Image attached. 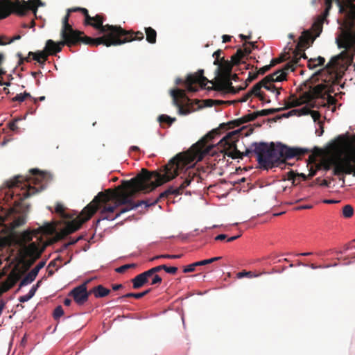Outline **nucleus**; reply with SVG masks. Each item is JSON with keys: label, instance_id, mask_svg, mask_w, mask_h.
Returning <instances> with one entry per match:
<instances>
[{"label": "nucleus", "instance_id": "f8f14e48", "mask_svg": "<svg viewBox=\"0 0 355 355\" xmlns=\"http://www.w3.org/2000/svg\"><path fill=\"white\" fill-rule=\"evenodd\" d=\"M89 295V291L87 290V282L75 287L69 293V296L72 297L78 305H83L88 300Z\"/></svg>", "mask_w": 355, "mask_h": 355}, {"label": "nucleus", "instance_id": "603ef678", "mask_svg": "<svg viewBox=\"0 0 355 355\" xmlns=\"http://www.w3.org/2000/svg\"><path fill=\"white\" fill-rule=\"evenodd\" d=\"M124 297H134L135 299H140V298H141V295L140 293H127V294L119 297L118 299L120 300V299H122Z\"/></svg>", "mask_w": 355, "mask_h": 355}, {"label": "nucleus", "instance_id": "774afa93", "mask_svg": "<svg viewBox=\"0 0 355 355\" xmlns=\"http://www.w3.org/2000/svg\"><path fill=\"white\" fill-rule=\"evenodd\" d=\"M226 93H231V94H236L238 93V90H236V88L232 86H230L226 90L224 91Z\"/></svg>", "mask_w": 355, "mask_h": 355}, {"label": "nucleus", "instance_id": "6e6d98bb", "mask_svg": "<svg viewBox=\"0 0 355 355\" xmlns=\"http://www.w3.org/2000/svg\"><path fill=\"white\" fill-rule=\"evenodd\" d=\"M272 67V66H270V64H268V65H266L263 67H261L258 71H257V73L258 74H261V75H263L265 74L267 71H268L270 68Z\"/></svg>", "mask_w": 355, "mask_h": 355}, {"label": "nucleus", "instance_id": "39448f33", "mask_svg": "<svg viewBox=\"0 0 355 355\" xmlns=\"http://www.w3.org/2000/svg\"><path fill=\"white\" fill-rule=\"evenodd\" d=\"M254 151L260 167L269 169L273 167L284 168L286 167V160L295 157H300L309 153V150L300 148H291L282 143L270 144L265 142L253 143Z\"/></svg>", "mask_w": 355, "mask_h": 355}, {"label": "nucleus", "instance_id": "72a5a7b5", "mask_svg": "<svg viewBox=\"0 0 355 355\" xmlns=\"http://www.w3.org/2000/svg\"><path fill=\"white\" fill-rule=\"evenodd\" d=\"M333 1L334 0H329V2L331 3V8L332 7V1ZM335 1L339 7V12L346 14V12L348 10V8L347 7V3L348 2L344 3V2L341 1L340 0H335ZM327 0H325V8H327Z\"/></svg>", "mask_w": 355, "mask_h": 355}, {"label": "nucleus", "instance_id": "f03ea898", "mask_svg": "<svg viewBox=\"0 0 355 355\" xmlns=\"http://www.w3.org/2000/svg\"><path fill=\"white\" fill-rule=\"evenodd\" d=\"M50 180L51 175L49 173L33 168L30 170L29 175H18L7 182L8 191L5 198L7 202L12 200L13 207L9 209L0 207V223L5 222L10 216L15 213H27L30 205L23 201L43 191Z\"/></svg>", "mask_w": 355, "mask_h": 355}, {"label": "nucleus", "instance_id": "4c0bfd02", "mask_svg": "<svg viewBox=\"0 0 355 355\" xmlns=\"http://www.w3.org/2000/svg\"><path fill=\"white\" fill-rule=\"evenodd\" d=\"M300 98H301L302 101H303V104H304V103H308V102L312 101L313 99L315 98V97L313 95L312 90H311L309 92H304L300 96Z\"/></svg>", "mask_w": 355, "mask_h": 355}, {"label": "nucleus", "instance_id": "bf43d9fd", "mask_svg": "<svg viewBox=\"0 0 355 355\" xmlns=\"http://www.w3.org/2000/svg\"><path fill=\"white\" fill-rule=\"evenodd\" d=\"M297 112L299 113V115H307L310 113L311 110L307 107H304L301 109L297 110Z\"/></svg>", "mask_w": 355, "mask_h": 355}, {"label": "nucleus", "instance_id": "b1692460", "mask_svg": "<svg viewBox=\"0 0 355 355\" xmlns=\"http://www.w3.org/2000/svg\"><path fill=\"white\" fill-rule=\"evenodd\" d=\"M268 77H264L261 81L255 84L250 90L251 94L258 97L261 101L264 100V93L261 91V89L263 87V85H264V83L268 81Z\"/></svg>", "mask_w": 355, "mask_h": 355}, {"label": "nucleus", "instance_id": "a878e982", "mask_svg": "<svg viewBox=\"0 0 355 355\" xmlns=\"http://www.w3.org/2000/svg\"><path fill=\"white\" fill-rule=\"evenodd\" d=\"M21 272L13 270L11 271L8 277L7 281L9 282V285L7 286V288H4L3 291H7L15 286V284L21 279Z\"/></svg>", "mask_w": 355, "mask_h": 355}, {"label": "nucleus", "instance_id": "2f4dec72", "mask_svg": "<svg viewBox=\"0 0 355 355\" xmlns=\"http://www.w3.org/2000/svg\"><path fill=\"white\" fill-rule=\"evenodd\" d=\"M325 59L322 56H318L316 58H311L308 60V67L309 69H314L318 66H322L324 64Z\"/></svg>", "mask_w": 355, "mask_h": 355}, {"label": "nucleus", "instance_id": "f3484780", "mask_svg": "<svg viewBox=\"0 0 355 355\" xmlns=\"http://www.w3.org/2000/svg\"><path fill=\"white\" fill-rule=\"evenodd\" d=\"M239 64H235L232 59L231 60H225L224 58H221V62L218 64L216 69L217 76L219 75H231L232 67L234 65H239Z\"/></svg>", "mask_w": 355, "mask_h": 355}, {"label": "nucleus", "instance_id": "473e14b6", "mask_svg": "<svg viewBox=\"0 0 355 355\" xmlns=\"http://www.w3.org/2000/svg\"><path fill=\"white\" fill-rule=\"evenodd\" d=\"M265 273H266V272H263L257 273V272H254L252 271L243 270L241 272H238L236 276L238 278H243L244 277H247L248 278H253V277H258L260 275H261L262 274H265Z\"/></svg>", "mask_w": 355, "mask_h": 355}, {"label": "nucleus", "instance_id": "58836bf2", "mask_svg": "<svg viewBox=\"0 0 355 355\" xmlns=\"http://www.w3.org/2000/svg\"><path fill=\"white\" fill-rule=\"evenodd\" d=\"M158 121L160 123H166L168 125H171L174 121H176L175 118H171L168 115L162 114L158 117Z\"/></svg>", "mask_w": 355, "mask_h": 355}, {"label": "nucleus", "instance_id": "f257e3e1", "mask_svg": "<svg viewBox=\"0 0 355 355\" xmlns=\"http://www.w3.org/2000/svg\"><path fill=\"white\" fill-rule=\"evenodd\" d=\"M187 153H178L171 159L159 171H149L142 168L141 172L130 180H123L122 185L118 189H124L120 192H113L110 189L99 192L93 200L89 203L73 220L68 222L60 230L61 237L67 236L80 228L82 225L89 220L96 212L100 203L109 202L114 200L112 205H116V209L121 205L125 207L121 209L120 213H125L139 206L148 204V200H139L134 202L133 197L139 192L148 193L157 187L173 180L178 175V170L184 164L189 163L194 157Z\"/></svg>", "mask_w": 355, "mask_h": 355}, {"label": "nucleus", "instance_id": "680f3d73", "mask_svg": "<svg viewBox=\"0 0 355 355\" xmlns=\"http://www.w3.org/2000/svg\"><path fill=\"white\" fill-rule=\"evenodd\" d=\"M25 100L23 93L17 94L14 98H12V101L23 102Z\"/></svg>", "mask_w": 355, "mask_h": 355}, {"label": "nucleus", "instance_id": "20e7f679", "mask_svg": "<svg viewBox=\"0 0 355 355\" xmlns=\"http://www.w3.org/2000/svg\"><path fill=\"white\" fill-rule=\"evenodd\" d=\"M91 20L85 23V26H90L98 30L103 35L97 38H92L85 35L84 32L80 33V43L88 44L92 46H98L103 44L107 47L111 46H119L126 42L134 40H142L144 37L141 31H133L132 30L126 31L121 26L117 25H103L105 16L103 14H97L94 17H91Z\"/></svg>", "mask_w": 355, "mask_h": 355}, {"label": "nucleus", "instance_id": "aec40b11", "mask_svg": "<svg viewBox=\"0 0 355 355\" xmlns=\"http://www.w3.org/2000/svg\"><path fill=\"white\" fill-rule=\"evenodd\" d=\"M45 245L41 246L40 244L35 242L31 243L26 248L27 255L31 257L37 259L40 257L44 250Z\"/></svg>", "mask_w": 355, "mask_h": 355}, {"label": "nucleus", "instance_id": "412c9836", "mask_svg": "<svg viewBox=\"0 0 355 355\" xmlns=\"http://www.w3.org/2000/svg\"><path fill=\"white\" fill-rule=\"evenodd\" d=\"M150 277L151 276L147 270L137 275L132 279L133 288L139 289L148 284Z\"/></svg>", "mask_w": 355, "mask_h": 355}, {"label": "nucleus", "instance_id": "e2e57ef3", "mask_svg": "<svg viewBox=\"0 0 355 355\" xmlns=\"http://www.w3.org/2000/svg\"><path fill=\"white\" fill-rule=\"evenodd\" d=\"M39 284H40V282H38L35 286H33L31 288V289L29 291L28 294L31 297V298L34 296V295L37 289V287L39 286Z\"/></svg>", "mask_w": 355, "mask_h": 355}, {"label": "nucleus", "instance_id": "c85d7f7f", "mask_svg": "<svg viewBox=\"0 0 355 355\" xmlns=\"http://www.w3.org/2000/svg\"><path fill=\"white\" fill-rule=\"evenodd\" d=\"M327 84H318L312 88V92L315 98H322L326 94L328 87Z\"/></svg>", "mask_w": 355, "mask_h": 355}, {"label": "nucleus", "instance_id": "4be33fe9", "mask_svg": "<svg viewBox=\"0 0 355 355\" xmlns=\"http://www.w3.org/2000/svg\"><path fill=\"white\" fill-rule=\"evenodd\" d=\"M313 37L310 31H304L302 32V35L299 37L298 43L296 48L298 50H304L309 46V42H312Z\"/></svg>", "mask_w": 355, "mask_h": 355}, {"label": "nucleus", "instance_id": "3c124183", "mask_svg": "<svg viewBox=\"0 0 355 355\" xmlns=\"http://www.w3.org/2000/svg\"><path fill=\"white\" fill-rule=\"evenodd\" d=\"M80 12H81L85 17L84 24L85 23H88L89 21L92 19L91 16L89 15V12L86 8H82V9H80Z\"/></svg>", "mask_w": 355, "mask_h": 355}, {"label": "nucleus", "instance_id": "1a4fd4ad", "mask_svg": "<svg viewBox=\"0 0 355 355\" xmlns=\"http://www.w3.org/2000/svg\"><path fill=\"white\" fill-rule=\"evenodd\" d=\"M241 130H236L228 132L220 141L218 144L223 148L221 150L224 155H227L232 159H243V157H250L252 153H254L253 150L247 149L245 152L241 153L236 148V142L241 135Z\"/></svg>", "mask_w": 355, "mask_h": 355}, {"label": "nucleus", "instance_id": "79ce46f5", "mask_svg": "<svg viewBox=\"0 0 355 355\" xmlns=\"http://www.w3.org/2000/svg\"><path fill=\"white\" fill-rule=\"evenodd\" d=\"M136 266L135 263H130V264H125L123 265L116 269V272L119 273H123L125 272L128 269L133 268Z\"/></svg>", "mask_w": 355, "mask_h": 355}, {"label": "nucleus", "instance_id": "ea45409f", "mask_svg": "<svg viewBox=\"0 0 355 355\" xmlns=\"http://www.w3.org/2000/svg\"><path fill=\"white\" fill-rule=\"evenodd\" d=\"M26 223V219L24 216H20L18 217H16L12 223V227L13 228H16L18 227H20Z\"/></svg>", "mask_w": 355, "mask_h": 355}, {"label": "nucleus", "instance_id": "6ab92c4d", "mask_svg": "<svg viewBox=\"0 0 355 355\" xmlns=\"http://www.w3.org/2000/svg\"><path fill=\"white\" fill-rule=\"evenodd\" d=\"M221 259H222L221 257H212L211 259H204V260H202L200 261L194 262L191 264H189V265L185 266L183 269V272L187 273V272H193L196 270V267L210 264L216 261L220 260Z\"/></svg>", "mask_w": 355, "mask_h": 355}, {"label": "nucleus", "instance_id": "c03bdc74", "mask_svg": "<svg viewBox=\"0 0 355 355\" xmlns=\"http://www.w3.org/2000/svg\"><path fill=\"white\" fill-rule=\"evenodd\" d=\"M150 279H151L150 285H159L162 282V277L157 274L152 275Z\"/></svg>", "mask_w": 355, "mask_h": 355}, {"label": "nucleus", "instance_id": "bb28decb", "mask_svg": "<svg viewBox=\"0 0 355 355\" xmlns=\"http://www.w3.org/2000/svg\"><path fill=\"white\" fill-rule=\"evenodd\" d=\"M89 293L94 294L96 298H101L108 295L110 293V290L100 284L91 289Z\"/></svg>", "mask_w": 355, "mask_h": 355}, {"label": "nucleus", "instance_id": "a19ab883", "mask_svg": "<svg viewBox=\"0 0 355 355\" xmlns=\"http://www.w3.org/2000/svg\"><path fill=\"white\" fill-rule=\"evenodd\" d=\"M21 120V118H15V119H13L12 121H10L8 123V127L9 128V129L10 130H12L13 132H17L19 129V128L17 125V123Z\"/></svg>", "mask_w": 355, "mask_h": 355}, {"label": "nucleus", "instance_id": "cd10ccee", "mask_svg": "<svg viewBox=\"0 0 355 355\" xmlns=\"http://www.w3.org/2000/svg\"><path fill=\"white\" fill-rule=\"evenodd\" d=\"M28 55L32 56V59L37 61L40 64H44L47 60L49 56L45 49L35 53L30 51L28 53Z\"/></svg>", "mask_w": 355, "mask_h": 355}, {"label": "nucleus", "instance_id": "37998d69", "mask_svg": "<svg viewBox=\"0 0 355 355\" xmlns=\"http://www.w3.org/2000/svg\"><path fill=\"white\" fill-rule=\"evenodd\" d=\"M286 60V55L282 54L279 58L272 59L270 61V66L273 67L277 64H279Z\"/></svg>", "mask_w": 355, "mask_h": 355}, {"label": "nucleus", "instance_id": "a211bd4d", "mask_svg": "<svg viewBox=\"0 0 355 355\" xmlns=\"http://www.w3.org/2000/svg\"><path fill=\"white\" fill-rule=\"evenodd\" d=\"M45 262H40L33 269L24 277L19 284V288L26 286L35 280L39 271L44 266Z\"/></svg>", "mask_w": 355, "mask_h": 355}, {"label": "nucleus", "instance_id": "7c9ffc66", "mask_svg": "<svg viewBox=\"0 0 355 355\" xmlns=\"http://www.w3.org/2000/svg\"><path fill=\"white\" fill-rule=\"evenodd\" d=\"M146 41L150 44H155L157 41V32L152 27L145 28Z\"/></svg>", "mask_w": 355, "mask_h": 355}, {"label": "nucleus", "instance_id": "6e6552de", "mask_svg": "<svg viewBox=\"0 0 355 355\" xmlns=\"http://www.w3.org/2000/svg\"><path fill=\"white\" fill-rule=\"evenodd\" d=\"M0 0V20L8 17L11 13L23 17L27 15L29 10H32L36 15L37 8L43 6L44 3L41 0Z\"/></svg>", "mask_w": 355, "mask_h": 355}, {"label": "nucleus", "instance_id": "dca6fc26", "mask_svg": "<svg viewBox=\"0 0 355 355\" xmlns=\"http://www.w3.org/2000/svg\"><path fill=\"white\" fill-rule=\"evenodd\" d=\"M259 116L258 112H255L253 113H250L242 116L240 119L230 121L227 123H221L220 125V128H226L227 126L229 128L233 127H237L241 125L243 123H245L250 121H252L255 120Z\"/></svg>", "mask_w": 355, "mask_h": 355}, {"label": "nucleus", "instance_id": "0eeeda50", "mask_svg": "<svg viewBox=\"0 0 355 355\" xmlns=\"http://www.w3.org/2000/svg\"><path fill=\"white\" fill-rule=\"evenodd\" d=\"M62 28L60 31V37L62 40L55 42L52 40H48L46 42L45 51L49 55H55L62 51V46H67L72 47L79 45L80 43V37L78 30L73 28L72 26L69 23V15L62 19Z\"/></svg>", "mask_w": 355, "mask_h": 355}, {"label": "nucleus", "instance_id": "052dcab7", "mask_svg": "<svg viewBox=\"0 0 355 355\" xmlns=\"http://www.w3.org/2000/svg\"><path fill=\"white\" fill-rule=\"evenodd\" d=\"M182 254H162V257L165 259H180V257H182Z\"/></svg>", "mask_w": 355, "mask_h": 355}, {"label": "nucleus", "instance_id": "69168bd1", "mask_svg": "<svg viewBox=\"0 0 355 355\" xmlns=\"http://www.w3.org/2000/svg\"><path fill=\"white\" fill-rule=\"evenodd\" d=\"M31 299V297L28 294H26V295H24L22 296H20L19 298V301L20 302L24 303V302H28Z\"/></svg>", "mask_w": 355, "mask_h": 355}, {"label": "nucleus", "instance_id": "c9c22d12", "mask_svg": "<svg viewBox=\"0 0 355 355\" xmlns=\"http://www.w3.org/2000/svg\"><path fill=\"white\" fill-rule=\"evenodd\" d=\"M284 110V108L278 107V108H270L265 109L258 112L259 116H267L269 114H275L276 112H282Z\"/></svg>", "mask_w": 355, "mask_h": 355}, {"label": "nucleus", "instance_id": "338daca9", "mask_svg": "<svg viewBox=\"0 0 355 355\" xmlns=\"http://www.w3.org/2000/svg\"><path fill=\"white\" fill-rule=\"evenodd\" d=\"M258 75L259 74L257 73V72L254 73L250 72L249 75H248V78H247V81L251 82V81L255 80L257 78Z\"/></svg>", "mask_w": 355, "mask_h": 355}, {"label": "nucleus", "instance_id": "864d4df0", "mask_svg": "<svg viewBox=\"0 0 355 355\" xmlns=\"http://www.w3.org/2000/svg\"><path fill=\"white\" fill-rule=\"evenodd\" d=\"M21 239L26 243L30 242L33 239L32 234L30 232H24L21 235Z\"/></svg>", "mask_w": 355, "mask_h": 355}, {"label": "nucleus", "instance_id": "e433bc0d", "mask_svg": "<svg viewBox=\"0 0 355 355\" xmlns=\"http://www.w3.org/2000/svg\"><path fill=\"white\" fill-rule=\"evenodd\" d=\"M342 214L344 218H349L354 215V208L350 205H346L343 207Z\"/></svg>", "mask_w": 355, "mask_h": 355}, {"label": "nucleus", "instance_id": "7ed1b4c3", "mask_svg": "<svg viewBox=\"0 0 355 355\" xmlns=\"http://www.w3.org/2000/svg\"><path fill=\"white\" fill-rule=\"evenodd\" d=\"M219 134V129H214L194 144L187 151L182 153H187L190 152L189 155H193L194 158L178 170V175L174 178L181 175L180 180L175 181L174 184L169 186L164 191L162 192L155 200L153 202L148 200L147 207L153 206L162 199L168 198L171 195L175 196L182 195L183 190L189 186L192 182L198 183L201 181L202 178L198 173V170L189 165L194 162L201 161L206 155L211 154V150L214 146L213 144H209V141H211L215 135Z\"/></svg>", "mask_w": 355, "mask_h": 355}, {"label": "nucleus", "instance_id": "0e129e2a", "mask_svg": "<svg viewBox=\"0 0 355 355\" xmlns=\"http://www.w3.org/2000/svg\"><path fill=\"white\" fill-rule=\"evenodd\" d=\"M55 212L58 214H63L64 211V207L61 204H57L55 207Z\"/></svg>", "mask_w": 355, "mask_h": 355}, {"label": "nucleus", "instance_id": "8fccbe9b", "mask_svg": "<svg viewBox=\"0 0 355 355\" xmlns=\"http://www.w3.org/2000/svg\"><path fill=\"white\" fill-rule=\"evenodd\" d=\"M222 53L223 51L220 49L217 50L213 53V57L215 58V60L214 62V65H218L221 62V58L220 59V56Z\"/></svg>", "mask_w": 355, "mask_h": 355}, {"label": "nucleus", "instance_id": "5701e85b", "mask_svg": "<svg viewBox=\"0 0 355 355\" xmlns=\"http://www.w3.org/2000/svg\"><path fill=\"white\" fill-rule=\"evenodd\" d=\"M243 46H244L243 49H241V48L239 49L236 51V53L232 56V61L235 64H240L241 60L245 56L250 55L252 52V49H251L250 46H249V44H248L247 42L243 44Z\"/></svg>", "mask_w": 355, "mask_h": 355}, {"label": "nucleus", "instance_id": "4d7b16f0", "mask_svg": "<svg viewBox=\"0 0 355 355\" xmlns=\"http://www.w3.org/2000/svg\"><path fill=\"white\" fill-rule=\"evenodd\" d=\"M164 270L169 273V274H175L178 271V268L177 267H174V266H171V267H168L166 265H165V268H164Z\"/></svg>", "mask_w": 355, "mask_h": 355}, {"label": "nucleus", "instance_id": "a18cd8bd", "mask_svg": "<svg viewBox=\"0 0 355 355\" xmlns=\"http://www.w3.org/2000/svg\"><path fill=\"white\" fill-rule=\"evenodd\" d=\"M299 64H296L295 63H294L293 62V58L292 59L291 62H288L285 66H284V69L281 70L282 71H284L286 73V72L285 71H288V70H291V71H295V67L297 66H298Z\"/></svg>", "mask_w": 355, "mask_h": 355}, {"label": "nucleus", "instance_id": "c756f323", "mask_svg": "<svg viewBox=\"0 0 355 355\" xmlns=\"http://www.w3.org/2000/svg\"><path fill=\"white\" fill-rule=\"evenodd\" d=\"M344 160H347L350 163L355 164V147L352 148L348 153H347L344 156H339L334 161L335 162H344Z\"/></svg>", "mask_w": 355, "mask_h": 355}, {"label": "nucleus", "instance_id": "423d86ee", "mask_svg": "<svg viewBox=\"0 0 355 355\" xmlns=\"http://www.w3.org/2000/svg\"><path fill=\"white\" fill-rule=\"evenodd\" d=\"M232 85L231 75H219L215 80H209L204 76V70L199 69L194 73H191L186 81L187 89L190 92L198 91V87L207 90L224 92Z\"/></svg>", "mask_w": 355, "mask_h": 355}, {"label": "nucleus", "instance_id": "5fc2aeb1", "mask_svg": "<svg viewBox=\"0 0 355 355\" xmlns=\"http://www.w3.org/2000/svg\"><path fill=\"white\" fill-rule=\"evenodd\" d=\"M311 116V117L313 118V121H320V114L318 111H315V110H313L310 112L309 113Z\"/></svg>", "mask_w": 355, "mask_h": 355}, {"label": "nucleus", "instance_id": "13d9d810", "mask_svg": "<svg viewBox=\"0 0 355 355\" xmlns=\"http://www.w3.org/2000/svg\"><path fill=\"white\" fill-rule=\"evenodd\" d=\"M319 129L315 130V134L320 137L323 135L324 132V123L322 121H318Z\"/></svg>", "mask_w": 355, "mask_h": 355}, {"label": "nucleus", "instance_id": "4468645a", "mask_svg": "<svg viewBox=\"0 0 355 355\" xmlns=\"http://www.w3.org/2000/svg\"><path fill=\"white\" fill-rule=\"evenodd\" d=\"M171 94L173 98V105L178 108V113L181 115H185L189 113V110L184 107L183 102L182 101V100L184 101L187 99L184 91L180 89H173L171 90Z\"/></svg>", "mask_w": 355, "mask_h": 355}, {"label": "nucleus", "instance_id": "49530a36", "mask_svg": "<svg viewBox=\"0 0 355 355\" xmlns=\"http://www.w3.org/2000/svg\"><path fill=\"white\" fill-rule=\"evenodd\" d=\"M299 64H296L295 63H294L293 62V58L292 59L291 62H288L285 66H284V69L281 70L282 71H284L286 73V72L285 71H288V70H291V71H295V67L297 66H298Z\"/></svg>", "mask_w": 355, "mask_h": 355}, {"label": "nucleus", "instance_id": "09e8293b", "mask_svg": "<svg viewBox=\"0 0 355 355\" xmlns=\"http://www.w3.org/2000/svg\"><path fill=\"white\" fill-rule=\"evenodd\" d=\"M164 268H165V265L163 264V265H159V266L153 267V268L148 270L147 271L148 272L150 275L152 276L154 274H156L157 272H159L162 270H164Z\"/></svg>", "mask_w": 355, "mask_h": 355}, {"label": "nucleus", "instance_id": "9d476101", "mask_svg": "<svg viewBox=\"0 0 355 355\" xmlns=\"http://www.w3.org/2000/svg\"><path fill=\"white\" fill-rule=\"evenodd\" d=\"M332 164L334 165V175L338 176L339 180H342L343 183L345 182L344 175L352 174L355 177V164L344 160V162L333 161Z\"/></svg>", "mask_w": 355, "mask_h": 355}, {"label": "nucleus", "instance_id": "de8ad7c7", "mask_svg": "<svg viewBox=\"0 0 355 355\" xmlns=\"http://www.w3.org/2000/svg\"><path fill=\"white\" fill-rule=\"evenodd\" d=\"M64 314L63 309L61 306H58L53 311V318L55 320L59 319Z\"/></svg>", "mask_w": 355, "mask_h": 355}, {"label": "nucleus", "instance_id": "393cba45", "mask_svg": "<svg viewBox=\"0 0 355 355\" xmlns=\"http://www.w3.org/2000/svg\"><path fill=\"white\" fill-rule=\"evenodd\" d=\"M303 104V101L301 98H297L295 94H291L288 99L285 101L284 110L300 106Z\"/></svg>", "mask_w": 355, "mask_h": 355}, {"label": "nucleus", "instance_id": "f704fd0d", "mask_svg": "<svg viewBox=\"0 0 355 355\" xmlns=\"http://www.w3.org/2000/svg\"><path fill=\"white\" fill-rule=\"evenodd\" d=\"M302 51L303 50H298L296 48L295 50L293 52V53H294L293 62L296 64H300V61L302 58H304V59H307L308 58L306 55L305 54V53H304V52L302 53Z\"/></svg>", "mask_w": 355, "mask_h": 355}, {"label": "nucleus", "instance_id": "9b49d317", "mask_svg": "<svg viewBox=\"0 0 355 355\" xmlns=\"http://www.w3.org/2000/svg\"><path fill=\"white\" fill-rule=\"evenodd\" d=\"M98 209H100V217L96 222V225L103 220H114L123 214L120 213V211L115 213L116 205H110L109 202L100 203Z\"/></svg>", "mask_w": 355, "mask_h": 355}, {"label": "nucleus", "instance_id": "2eb2a0df", "mask_svg": "<svg viewBox=\"0 0 355 355\" xmlns=\"http://www.w3.org/2000/svg\"><path fill=\"white\" fill-rule=\"evenodd\" d=\"M287 73L282 71H276L272 74L268 75L266 77H268V81L264 83L263 87L266 90L275 92L277 90V87L274 85L275 82H281L286 80Z\"/></svg>", "mask_w": 355, "mask_h": 355}, {"label": "nucleus", "instance_id": "ddd939ff", "mask_svg": "<svg viewBox=\"0 0 355 355\" xmlns=\"http://www.w3.org/2000/svg\"><path fill=\"white\" fill-rule=\"evenodd\" d=\"M330 10L331 3L329 2V0H327V8H325V10L321 15H318L316 17L315 20L314 21L312 25L311 29L315 34L313 38L312 39V42H313L315 40V38L319 37L320 35L321 34L323 28V24L324 21H327V17L329 14Z\"/></svg>", "mask_w": 355, "mask_h": 355}]
</instances>
